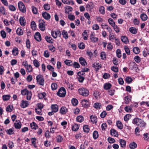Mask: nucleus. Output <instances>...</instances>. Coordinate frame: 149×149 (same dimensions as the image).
Returning <instances> with one entry per match:
<instances>
[{
    "mask_svg": "<svg viewBox=\"0 0 149 149\" xmlns=\"http://www.w3.org/2000/svg\"><path fill=\"white\" fill-rule=\"evenodd\" d=\"M129 68L130 70L136 72L139 70L137 65L134 62H131L129 63Z\"/></svg>",
    "mask_w": 149,
    "mask_h": 149,
    "instance_id": "nucleus-1",
    "label": "nucleus"
},
{
    "mask_svg": "<svg viewBox=\"0 0 149 149\" xmlns=\"http://www.w3.org/2000/svg\"><path fill=\"white\" fill-rule=\"evenodd\" d=\"M79 93L83 96L86 97L89 95V91L88 89L84 88H81L78 89Z\"/></svg>",
    "mask_w": 149,
    "mask_h": 149,
    "instance_id": "nucleus-2",
    "label": "nucleus"
},
{
    "mask_svg": "<svg viewBox=\"0 0 149 149\" xmlns=\"http://www.w3.org/2000/svg\"><path fill=\"white\" fill-rule=\"evenodd\" d=\"M18 6L19 10L23 13L26 11V9L24 4L21 1H19L18 3Z\"/></svg>",
    "mask_w": 149,
    "mask_h": 149,
    "instance_id": "nucleus-3",
    "label": "nucleus"
},
{
    "mask_svg": "<svg viewBox=\"0 0 149 149\" xmlns=\"http://www.w3.org/2000/svg\"><path fill=\"white\" fill-rule=\"evenodd\" d=\"M38 83L41 85L43 86L45 84L44 79L43 76L40 75H38L36 77Z\"/></svg>",
    "mask_w": 149,
    "mask_h": 149,
    "instance_id": "nucleus-4",
    "label": "nucleus"
},
{
    "mask_svg": "<svg viewBox=\"0 0 149 149\" xmlns=\"http://www.w3.org/2000/svg\"><path fill=\"white\" fill-rule=\"evenodd\" d=\"M66 93V92L65 89L64 88L62 87L59 90L57 94L60 97H63L65 96Z\"/></svg>",
    "mask_w": 149,
    "mask_h": 149,
    "instance_id": "nucleus-5",
    "label": "nucleus"
},
{
    "mask_svg": "<svg viewBox=\"0 0 149 149\" xmlns=\"http://www.w3.org/2000/svg\"><path fill=\"white\" fill-rule=\"evenodd\" d=\"M81 103L82 106L84 108H87L90 106V103L88 99H82Z\"/></svg>",
    "mask_w": 149,
    "mask_h": 149,
    "instance_id": "nucleus-6",
    "label": "nucleus"
},
{
    "mask_svg": "<svg viewBox=\"0 0 149 149\" xmlns=\"http://www.w3.org/2000/svg\"><path fill=\"white\" fill-rule=\"evenodd\" d=\"M29 104V102L23 100L21 101L20 106L21 108L24 109L28 107Z\"/></svg>",
    "mask_w": 149,
    "mask_h": 149,
    "instance_id": "nucleus-7",
    "label": "nucleus"
},
{
    "mask_svg": "<svg viewBox=\"0 0 149 149\" xmlns=\"http://www.w3.org/2000/svg\"><path fill=\"white\" fill-rule=\"evenodd\" d=\"M51 34L53 37L55 39L58 36H60L61 35V32L58 30L52 31Z\"/></svg>",
    "mask_w": 149,
    "mask_h": 149,
    "instance_id": "nucleus-8",
    "label": "nucleus"
},
{
    "mask_svg": "<svg viewBox=\"0 0 149 149\" xmlns=\"http://www.w3.org/2000/svg\"><path fill=\"white\" fill-rule=\"evenodd\" d=\"M22 124L19 120H16L14 123V126L15 129H20L22 127Z\"/></svg>",
    "mask_w": 149,
    "mask_h": 149,
    "instance_id": "nucleus-9",
    "label": "nucleus"
},
{
    "mask_svg": "<svg viewBox=\"0 0 149 149\" xmlns=\"http://www.w3.org/2000/svg\"><path fill=\"white\" fill-rule=\"evenodd\" d=\"M42 15L43 17L45 19L48 20L51 17L50 15L47 12H42Z\"/></svg>",
    "mask_w": 149,
    "mask_h": 149,
    "instance_id": "nucleus-10",
    "label": "nucleus"
},
{
    "mask_svg": "<svg viewBox=\"0 0 149 149\" xmlns=\"http://www.w3.org/2000/svg\"><path fill=\"white\" fill-rule=\"evenodd\" d=\"M51 109L52 111L56 113L58 110V106L56 104H52L51 105Z\"/></svg>",
    "mask_w": 149,
    "mask_h": 149,
    "instance_id": "nucleus-11",
    "label": "nucleus"
},
{
    "mask_svg": "<svg viewBox=\"0 0 149 149\" xmlns=\"http://www.w3.org/2000/svg\"><path fill=\"white\" fill-rule=\"evenodd\" d=\"M93 67L95 68L96 71H97L101 67V65L99 63H95L93 64Z\"/></svg>",
    "mask_w": 149,
    "mask_h": 149,
    "instance_id": "nucleus-12",
    "label": "nucleus"
},
{
    "mask_svg": "<svg viewBox=\"0 0 149 149\" xmlns=\"http://www.w3.org/2000/svg\"><path fill=\"white\" fill-rule=\"evenodd\" d=\"M90 39L91 42L93 43L97 42L98 40V38L95 37V34L93 33L91 34V35Z\"/></svg>",
    "mask_w": 149,
    "mask_h": 149,
    "instance_id": "nucleus-13",
    "label": "nucleus"
},
{
    "mask_svg": "<svg viewBox=\"0 0 149 149\" xmlns=\"http://www.w3.org/2000/svg\"><path fill=\"white\" fill-rule=\"evenodd\" d=\"M34 38L38 41L40 42L41 40V35L38 32H37L35 33L34 35Z\"/></svg>",
    "mask_w": 149,
    "mask_h": 149,
    "instance_id": "nucleus-14",
    "label": "nucleus"
},
{
    "mask_svg": "<svg viewBox=\"0 0 149 149\" xmlns=\"http://www.w3.org/2000/svg\"><path fill=\"white\" fill-rule=\"evenodd\" d=\"M40 29L42 31H44L45 29V22H40L39 24Z\"/></svg>",
    "mask_w": 149,
    "mask_h": 149,
    "instance_id": "nucleus-15",
    "label": "nucleus"
},
{
    "mask_svg": "<svg viewBox=\"0 0 149 149\" xmlns=\"http://www.w3.org/2000/svg\"><path fill=\"white\" fill-rule=\"evenodd\" d=\"M129 146L131 149H135L137 148V145L135 142L133 141L130 143Z\"/></svg>",
    "mask_w": 149,
    "mask_h": 149,
    "instance_id": "nucleus-16",
    "label": "nucleus"
},
{
    "mask_svg": "<svg viewBox=\"0 0 149 149\" xmlns=\"http://www.w3.org/2000/svg\"><path fill=\"white\" fill-rule=\"evenodd\" d=\"M84 118L83 116L80 115L77 116L76 119L77 122L81 123L84 121Z\"/></svg>",
    "mask_w": 149,
    "mask_h": 149,
    "instance_id": "nucleus-17",
    "label": "nucleus"
},
{
    "mask_svg": "<svg viewBox=\"0 0 149 149\" xmlns=\"http://www.w3.org/2000/svg\"><path fill=\"white\" fill-rule=\"evenodd\" d=\"M111 135L114 137H118V132L114 129H112L110 130Z\"/></svg>",
    "mask_w": 149,
    "mask_h": 149,
    "instance_id": "nucleus-18",
    "label": "nucleus"
},
{
    "mask_svg": "<svg viewBox=\"0 0 149 149\" xmlns=\"http://www.w3.org/2000/svg\"><path fill=\"white\" fill-rule=\"evenodd\" d=\"M31 128L32 129L36 130L38 128L37 125L34 122H32L30 124Z\"/></svg>",
    "mask_w": 149,
    "mask_h": 149,
    "instance_id": "nucleus-19",
    "label": "nucleus"
},
{
    "mask_svg": "<svg viewBox=\"0 0 149 149\" xmlns=\"http://www.w3.org/2000/svg\"><path fill=\"white\" fill-rule=\"evenodd\" d=\"M67 109L65 107H62L60 110V113L62 114H65L67 112Z\"/></svg>",
    "mask_w": 149,
    "mask_h": 149,
    "instance_id": "nucleus-20",
    "label": "nucleus"
},
{
    "mask_svg": "<svg viewBox=\"0 0 149 149\" xmlns=\"http://www.w3.org/2000/svg\"><path fill=\"white\" fill-rule=\"evenodd\" d=\"M119 143L121 147L124 148L125 147L126 145L125 141L123 139H120L119 140Z\"/></svg>",
    "mask_w": 149,
    "mask_h": 149,
    "instance_id": "nucleus-21",
    "label": "nucleus"
},
{
    "mask_svg": "<svg viewBox=\"0 0 149 149\" xmlns=\"http://www.w3.org/2000/svg\"><path fill=\"white\" fill-rule=\"evenodd\" d=\"M13 54L14 56L17 55L19 53V51L18 49L16 47H14L13 48L12 51Z\"/></svg>",
    "mask_w": 149,
    "mask_h": 149,
    "instance_id": "nucleus-22",
    "label": "nucleus"
},
{
    "mask_svg": "<svg viewBox=\"0 0 149 149\" xmlns=\"http://www.w3.org/2000/svg\"><path fill=\"white\" fill-rule=\"evenodd\" d=\"M133 105H131L130 106H126L124 108L125 110L127 112H131L132 111Z\"/></svg>",
    "mask_w": 149,
    "mask_h": 149,
    "instance_id": "nucleus-23",
    "label": "nucleus"
},
{
    "mask_svg": "<svg viewBox=\"0 0 149 149\" xmlns=\"http://www.w3.org/2000/svg\"><path fill=\"white\" fill-rule=\"evenodd\" d=\"M62 2L65 4L73 5L74 3L72 0H62Z\"/></svg>",
    "mask_w": 149,
    "mask_h": 149,
    "instance_id": "nucleus-24",
    "label": "nucleus"
},
{
    "mask_svg": "<svg viewBox=\"0 0 149 149\" xmlns=\"http://www.w3.org/2000/svg\"><path fill=\"white\" fill-rule=\"evenodd\" d=\"M19 21L21 25L22 26H24L25 25L26 21L25 18L22 17H21L19 19Z\"/></svg>",
    "mask_w": 149,
    "mask_h": 149,
    "instance_id": "nucleus-25",
    "label": "nucleus"
},
{
    "mask_svg": "<svg viewBox=\"0 0 149 149\" xmlns=\"http://www.w3.org/2000/svg\"><path fill=\"white\" fill-rule=\"evenodd\" d=\"M91 122L93 123H96L97 122V117L95 115H91L90 116Z\"/></svg>",
    "mask_w": 149,
    "mask_h": 149,
    "instance_id": "nucleus-26",
    "label": "nucleus"
},
{
    "mask_svg": "<svg viewBox=\"0 0 149 149\" xmlns=\"http://www.w3.org/2000/svg\"><path fill=\"white\" fill-rule=\"evenodd\" d=\"M87 31L86 30H85L82 33L83 38L85 40H87L88 38V34Z\"/></svg>",
    "mask_w": 149,
    "mask_h": 149,
    "instance_id": "nucleus-27",
    "label": "nucleus"
},
{
    "mask_svg": "<svg viewBox=\"0 0 149 149\" xmlns=\"http://www.w3.org/2000/svg\"><path fill=\"white\" fill-rule=\"evenodd\" d=\"M141 119L139 118H135L133 119L132 123L134 124L139 126Z\"/></svg>",
    "mask_w": 149,
    "mask_h": 149,
    "instance_id": "nucleus-28",
    "label": "nucleus"
},
{
    "mask_svg": "<svg viewBox=\"0 0 149 149\" xmlns=\"http://www.w3.org/2000/svg\"><path fill=\"white\" fill-rule=\"evenodd\" d=\"M121 41L125 44H127L129 42V40L127 37L125 36H123L121 37Z\"/></svg>",
    "mask_w": 149,
    "mask_h": 149,
    "instance_id": "nucleus-29",
    "label": "nucleus"
},
{
    "mask_svg": "<svg viewBox=\"0 0 149 149\" xmlns=\"http://www.w3.org/2000/svg\"><path fill=\"white\" fill-rule=\"evenodd\" d=\"M7 133L9 135H12L14 133V129L13 127L11 128L6 130Z\"/></svg>",
    "mask_w": 149,
    "mask_h": 149,
    "instance_id": "nucleus-30",
    "label": "nucleus"
},
{
    "mask_svg": "<svg viewBox=\"0 0 149 149\" xmlns=\"http://www.w3.org/2000/svg\"><path fill=\"white\" fill-rule=\"evenodd\" d=\"M79 61L80 64L82 65L85 66L87 64L85 59L83 57H80Z\"/></svg>",
    "mask_w": 149,
    "mask_h": 149,
    "instance_id": "nucleus-31",
    "label": "nucleus"
},
{
    "mask_svg": "<svg viewBox=\"0 0 149 149\" xmlns=\"http://www.w3.org/2000/svg\"><path fill=\"white\" fill-rule=\"evenodd\" d=\"M116 125L118 128L121 130L123 128V125L121 122L119 120H118L116 122Z\"/></svg>",
    "mask_w": 149,
    "mask_h": 149,
    "instance_id": "nucleus-32",
    "label": "nucleus"
},
{
    "mask_svg": "<svg viewBox=\"0 0 149 149\" xmlns=\"http://www.w3.org/2000/svg\"><path fill=\"white\" fill-rule=\"evenodd\" d=\"M99 11L100 13L104 15L105 13V8L104 6H101L99 8Z\"/></svg>",
    "mask_w": 149,
    "mask_h": 149,
    "instance_id": "nucleus-33",
    "label": "nucleus"
},
{
    "mask_svg": "<svg viewBox=\"0 0 149 149\" xmlns=\"http://www.w3.org/2000/svg\"><path fill=\"white\" fill-rule=\"evenodd\" d=\"M46 41L50 43H52L53 42V40L52 37L49 36H46L45 37Z\"/></svg>",
    "mask_w": 149,
    "mask_h": 149,
    "instance_id": "nucleus-34",
    "label": "nucleus"
},
{
    "mask_svg": "<svg viewBox=\"0 0 149 149\" xmlns=\"http://www.w3.org/2000/svg\"><path fill=\"white\" fill-rule=\"evenodd\" d=\"M11 96L10 95H4L2 96V98L3 101H6L9 100Z\"/></svg>",
    "mask_w": 149,
    "mask_h": 149,
    "instance_id": "nucleus-35",
    "label": "nucleus"
},
{
    "mask_svg": "<svg viewBox=\"0 0 149 149\" xmlns=\"http://www.w3.org/2000/svg\"><path fill=\"white\" fill-rule=\"evenodd\" d=\"M62 34L63 38L65 39H67L68 38V34L67 32L65 30H63L62 32Z\"/></svg>",
    "mask_w": 149,
    "mask_h": 149,
    "instance_id": "nucleus-36",
    "label": "nucleus"
},
{
    "mask_svg": "<svg viewBox=\"0 0 149 149\" xmlns=\"http://www.w3.org/2000/svg\"><path fill=\"white\" fill-rule=\"evenodd\" d=\"M140 18L142 21H146L148 19V16L144 13H142L140 15Z\"/></svg>",
    "mask_w": 149,
    "mask_h": 149,
    "instance_id": "nucleus-37",
    "label": "nucleus"
},
{
    "mask_svg": "<svg viewBox=\"0 0 149 149\" xmlns=\"http://www.w3.org/2000/svg\"><path fill=\"white\" fill-rule=\"evenodd\" d=\"M132 97L130 95H128L126 96L125 98V103L128 104L131 101Z\"/></svg>",
    "mask_w": 149,
    "mask_h": 149,
    "instance_id": "nucleus-38",
    "label": "nucleus"
},
{
    "mask_svg": "<svg viewBox=\"0 0 149 149\" xmlns=\"http://www.w3.org/2000/svg\"><path fill=\"white\" fill-rule=\"evenodd\" d=\"M8 6L9 10L11 11L14 12L16 10V8L13 5H8V6Z\"/></svg>",
    "mask_w": 149,
    "mask_h": 149,
    "instance_id": "nucleus-39",
    "label": "nucleus"
},
{
    "mask_svg": "<svg viewBox=\"0 0 149 149\" xmlns=\"http://www.w3.org/2000/svg\"><path fill=\"white\" fill-rule=\"evenodd\" d=\"M111 87V85L110 83H106L104 84V87L105 89L108 90L110 89Z\"/></svg>",
    "mask_w": 149,
    "mask_h": 149,
    "instance_id": "nucleus-40",
    "label": "nucleus"
},
{
    "mask_svg": "<svg viewBox=\"0 0 149 149\" xmlns=\"http://www.w3.org/2000/svg\"><path fill=\"white\" fill-rule=\"evenodd\" d=\"M25 68L27 72H32L33 70L32 67L30 65H29Z\"/></svg>",
    "mask_w": 149,
    "mask_h": 149,
    "instance_id": "nucleus-41",
    "label": "nucleus"
},
{
    "mask_svg": "<svg viewBox=\"0 0 149 149\" xmlns=\"http://www.w3.org/2000/svg\"><path fill=\"white\" fill-rule=\"evenodd\" d=\"M102 106L101 104L100 103L96 102L93 105L94 107L97 109H100Z\"/></svg>",
    "mask_w": 149,
    "mask_h": 149,
    "instance_id": "nucleus-42",
    "label": "nucleus"
},
{
    "mask_svg": "<svg viewBox=\"0 0 149 149\" xmlns=\"http://www.w3.org/2000/svg\"><path fill=\"white\" fill-rule=\"evenodd\" d=\"M139 126L141 127H145L146 125V123L142 120L141 119Z\"/></svg>",
    "mask_w": 149,
    "mask_h": 149,
    "instance_id": "nucleus-43",
    "label": "nucleus"
},
{
    "mask_svg": "<svg viewBox=\"0 0 149 149\" xmlns=\"http://www.w3.org/2000/svg\"><path fill=\"white\" fill-rule=\"evenodd\" d=\"M56 140L57 142H61L63 140V136L60 135H57L56 138Z\"/></svg>",
    "mask_w": 149,
    "mask_h": 149,
    "instance_id": "nucleus-44",
    "label": "nucleus"
},
{
    "mask_svg": "<svg viewBox=\"0 0 149 149\" xmlns=\"http://www.w3.org/2000/svg\"><path fill=\"white\" fill-rule=\"evenodd\" d=\"M79 125H78L77 124H75L74 125L72 126V130L74 131H77L78 129H79Z\"/></svg>",
    "mask_w": 149,
    "mask_h": 149,
    "instance_id": "nucleus-45",
    "label": "nucleus"
},
{
    "mask_svg": "<svg viewBox=\"0 0 149 149\" xmlns=\"http://www.w3.org/2000/svg\"><path fill=\"white\" fill-rule=\"evenodd\" d=\"M0 12L2 15H6V10L4 6H1L0 7Z\"/></svg>",
    "mask_w": 149,
    "mask_h": 149,
    "instance_id": "nucleus-46",
    "label": "nucleus"
},
{
    "mask_svg": "<svg viewBox=\"0 0 149 149\" xmlns=\"http://www.w3.org/2000/svg\"><path fill=\"white\" fill-rule=\"evenodd\" d=\"M100 56L102 59L104 60L106 58L107 54L104 52H102L100 53Z\"/></svg>",
    "mask_w": 149,
    "mask_h": 149,
    "instance_id": "nucleus-47",
    "label": "nucleus"
},
{
    "mask_svg": "<svg viewBox=\"0 0 149 149\" xmlns=\"http://www.w3.org/2000/svg\"><path fill=\"white\" fill-rule=\"evenodd\" d=\"M72 7L69 6H67L65 8V12L66 13L68 14L69 12L72 11Z\"/></svg>",
    "mask_w": 149,
    "mask_h": 149,
    "instance_id": "nucleus-48",
    "label": "nucleus"
},
{
    "mask_svg": "<svg viewBox=\"0 0 149 149\" xmlns=\"http://www.w3.org/2000/svg\"><path fill=\"white\" fill-rule=\"evenodd\" d=\"M43 8L46 10H49L50 9V5L48 3H45L43 5Z\"/></svg>",
    "mask_w": 149,
    "mask_h": 149,
    "instance_id": "nucleus-49",
    "label": "nucleus"
},
{
    "mask_svg": "<svg viewBox=\"0 0 149 149\" xmlns=\"http://www.w3.org/2000/svg\"><path fill=\"white\" fill-rule=\"evenodd\" d=\"M129 31L133 34H135L137 32L136 29L135 28L133 27L130 28L129 29Z\"/></svg>",
    "mask_w": 149,
    "mask_h": 149,
    "instance_id": "nucleus-50",
    "label": "nucleus"
},
{
    "mask_svg": "<svg viewBox=\"0 0 149 149\" xmlns=\"http://www.w3.org/2000/svg\"><path fill=\"white\" fill-rule=\"evenodd\" d=\"M133 52L136 54H139L140 52L139 48L137 47H135L133 49Z\"/></svg>",
    "mask_w": 149,
    "mask_h": 149,
    "instance_id": "nucleus-51",
    "label": "nucleus"
},
{
    "mask_svg": "<svg viewBox=\"0 0 149 149\" xmlns=\"http://www.w3.org/2000/svg\"><path fill=\"white\" fill-rule=\"evenodd\" d=\"M46 95V94L44 92L40 93L38 94V97L39 99H42L44 98Z\"/></svg>",
    "mask_w": 149,
    "mask_h": 149,
    "instance_id": "nucleus-52",
    "label": "nucleus"
},
{
    "mask_svg": "<svg viewBox=\"0 0 149 149\" xmlns=\"http://www.w3.org/2000/svg\"><path fill=\"white\" fill-rule=\"evenodd\" d=\"M116 38L115 35H112L111 34V33H109V39L110 40L113 41Z\"/></svg>",
    "mask_w": 149,
    "mask_h": 149,
    "instance_id": "nucleus-53",
    "label": "nucleus"
},
{
    "mask_svg": "<svg viewBox=\"0 0 149 149\" xmlns=\"http://www.w3.org/2000/svg\"><path fill=\"white\" fill-rule=\"evenodd\" d=\"M58 87L57 84L55 83H52L51 85V87L52 90H56Z\"/></svg>",
    "mask_w": 149,
    "mask_h": 149,
    "instance_id": "nucleus-54",
    "label": "nucleus"
},
{
    "mask_svg": "<svg viewBox=\"0 0 149 149\" xmlns=\"http://www.w3.org/2000/svg\"><path fill=\"white\" fill-rule=\"evenodd\" d=\"M31 27L33 30H35L36 29V23L34 21H32L31 22Z\"/></svg>",
    "mask_w": 149,
    "mask_h": 149,
    "instance_id": "nucleus-55",
    "label": "nucleus"
},
{
    "mask_svg": "<svg viewBox=\"0 0 149 149\" xmlns=\"http://www.w3.org/2000/svg\"><path fill=\"white\" fill-rule=\"evenodd\" d=\"M93 138L95 139H97L99 136V134L98 132L96 131H95L93 134Z\"/></svg>",
    "mask_w": 149,
    "mask_h": 149,
    "instance_id": "nucleus-56",
    "label": "nucleus"
},
{
    "mask_svg": "<svg viewBox=\"0 0 149 149\" xmlns=\"http://www.w3.org/2000/svg\"><path fill=\"white\" fill-rule=\"evenodd\" d=\"M29 91L26 89H24L21 91V94L23 95H25L29 92Z\"/></svg>",
    "mask_w": 149,
    "mask_h": 149,
    "instance_id": "nucleus-57",
    "label": "nucleus"
},
{
    "mask_svg": "<svg viewBox=\"0 0 149 149\" xmlns=\"http://www.w3.org/2000/svg\"><path fill=\"white\" fill-rule=\"evenodd\" d=\"M16 32L17 34L20 36L23 35V30L19 28L17 29Z\"/></svg>",
    "mask_w": 149,
    "mask_h": 149,
    "instance_id": "nucleus-58",
    "label": "nucleus"
},
{
    "mask_svg": "<svg viewBox=\"0 0 149 149\" xmlns=\"http://www.w3.org/2000/svg\"><path fill=\"white\" fill-rule=\"evenodd\" d=\"M64 63L67 65H72V61L67 59L65 60Z\"/></svg>",
    "mask_w": 149,
    "mask_h": 149,
    "instance_id": "nucleus-59",
    "label": "nucleus"
},
{
    "mask_svg": "<svg viewBox=\"0 0 149 149\" xmlns=\"http://www.w3.org/2000/svg\"><path fill=\"white\" fill-rule=\"evenodd\" d=\"M72 103L74 106H76L78 104V100L75 98H73L72 100Z\"/></svg>",
    "mask_w": 149,
    "mask_h": 149,
    "instance_id": "nucleus-60",
    "label": "nucleus"
},
{
    "mask_svg": "<svg viewBox=\"0 0 149 149\" xmlns=\"http://www.w3.org/2000/svg\"><path fill=\"white\" fill-rule=\"evenodd\" d=\"M83 130L84 132H88L90 131V128L89 126L88 125H84L83 127Z\"/></svg>",
    "mask_w": 149,
    "mask_h": 149,
    "instance_id": "nucleus-61",
    "label": "nucleus"
},
{
    "mask_svg": "<svg viewBox=\"0 0 149 149\" xmlns=\"http://www.w3.org/2000/svg\"><path fill=\"white\" fill-rule=\"evenodd\" d=\"M13 109V107L10 105H8L6 108V110L7 112H10Z\"/></svg>",
    "mask_w": 149,
    "mask_h": 149,
    "instance_id": "nucleus-62",
    "label": "nucleus"
},
{
    "mask_svg": "<svg viewBox=\"0 0 149 149\" xmlns=\"http://www.w3.org/2000/svg\"><path fill=\"white\" fill-rule=\"evenodd\" d=\"M100 92L98 91H95L94 93V96L96 99H98L100 97Z\"/></svg>",
    "mask_w": 149,
    "mask_h": 149,
    "instance_id": "nucleus-63",
    "label": "nucleus"
},
{
    "mask_svg": "<svg viewBox=\"0 0 149 149\" xmlns=\"http://www.w3.org/2000/svg\"><path fill=\"white\" fill-rule=\"evenodd\" d=\"M50 141L48 140L47 139L44 142V145L47 147L50 146Z\"/></svg>",
    "mask_w": 149,
    "mask_h": 149,
    "instance_id": "nucleus-64",
    "label": "nucleus"
}]
</instances>
